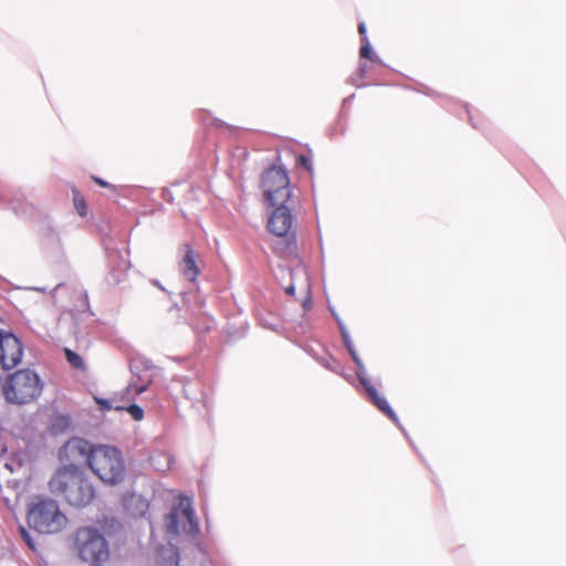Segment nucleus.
Wrapping results in <instances>:
<instances>
[{
  "instance_id": "nucleus-22",
  "label": "nucleus",
  "mask_w": 566,
  "mask_h": 566,
  "mask_svg": "<svg viewBox=\"0 0 566 566\" xmlns=\"http://www.w3.org/2000/svg\"><path fill=\"white\" fill-rule=\"evenodd\" d=\"M358 32L361 35V38L366 36V25L364 22L358 24Z\"/></svg>"
},
{
  "instance_id": "nucleus-8",
  "label": "nucleus",
  "mask_w": 566,
  "mask_h": 566,
  "mask_svg": "<svg viewBox=\"0 0 566 566\" xmlns=\"http://www.w3.org/2000/svg\"><path fill=\"white\" fill-rule=\"evenodd\" d=\"M344 340H345L346 348L348 349L352 358L358 366L357 377L359 379V382L366 390L368 399L390 420H392L394 422H397L398 418H397L395 411L392 410V408L390 407V405L388 403V401L378 392L376 387L365 376L363 363H361L360 358L358 357L357 353L355 352L354 346L352 345V343L349 342V339L347 337H344Z\"/></svg>"
},
{
  "instance_id": "nucleus-15",
  "label": "nucleus",
  "mask_w": 566,
  "mask_h": 566,
  "mask_svg": "<svg viewBox=\"0 0 566 566\" xmlns=\"http://www.w3.org/2000/svg\"><path fill=\"white\" fill-rule=\"evenodd\" d=\"M114 409L115 410H126L132 416V418L136 421H140L144 418V410L135 403H132L127 407L123 406V405H115Z\"/></svg>"
},
{
  "instance_id": "nucleus-7",
  "label": "nucleus",
  "mask_w": 566,
  "mask_h": 566,
  "mask_svg": "<svg viewBox=\"0 0 566 566\" xmlns=\"http://www.w3.org/2000/svg\"><path fill=\"white\" fill-rule=\"evenodd\" d=\"M262 188L265 199L273 207L279 202L291 200L290 179L287 172L281 167L273 166L264 171Z\"/></svg>"
},
{
  "instance_id": "nucleus-17",
  "label": "nucleus",
  "mask_w": 566,
  "mask_h": 566,
  "mask_svg": "<svg viewBox=\"0 0 566 566\" xmlns=\"http://www.w3.org/2000/svg\"><path fill=\"white\" fill-rule=\"evenodd\" d=\"M130 503H138L142 506L140 513H144V510L147 509L148 504L145 503V501L142 499V496H138L136 494H130L128 497L125 499V505L128 506Z\"/></svg>"
},
{
  "instance_id": "nucleus-25",
  "label": "nucleus",
  "mask_w": 566,
  "mask_h": 566,
  "mask_svg": "<svg viewBox=\"0 0 566 566\" xmlns=\"http://www.w3.org/2000/svg\"><path fill=\"white\" fill-rule=\"evenodd\" d=\"M130 392H132V387H127V388L125 389V395H130Z\"/></svg>"
},
{
  "instance_id": "nucleus-2",
  "label": "nucleus",
  "mask_w": 566,
  "mask_h": 566,
  "mask_svg": "<svg viewBox=\"0 0 566 566\" xmlns=\"http://www.w3.org/2000/svg\"><path fill=\"white\" fill-rule=\"evenodd\" d=\"M88 467L105 484L117 485L126 475L125 461L122 452L111 446H94L88 454Z\"/></svg>"
},
{
  "instance_id": "nucleus-12",
  "label": "nucleus",
  "mask_w": 566,
  "mask_h": 566,
  "mask_svg": "<svg viewBox=\"0 0 566 566\" xmlns=\"http://www.w3.org/2000/svg\"><path fill=\"white\" fill-rule=\"evenodd\" d=\"M185 256L180 263L182 275L190 282H195L200 274V270L196 262V254L189 244H184Z\"/></svg>"
},
{
  "instance_id": "nucleus-18",
  "label": "nucleus",
  "mask_w": 566,
  "mask_h": 566,
  "mask_svg": "<svg viewBox=\"0 0 566 566\" xmlns=\"http://www.w3.org/2000/svg\"><path fill=\"white\" fill-rule=\"evenodd\" d=\"M296 163L302 166L304 169H306L307 171H311L312 170V166H311V160L310 158H307L306 156L304 155H300L297 158H296Z\"/></svg>"
},
{
  "instance_id": "nucleus-16",
  "label": "nucleus",
  "mask_w": 566,
  "mask_h": 566,
  "mask_svg": "<svg viewBox=\"0 0 566 566\" xmlns=\"http://www.w3.org/2000/svg\"><path fill=\"white\" fill-rule=\"evenodd\" d=\"M363 45L360 46L359 54L363 59L371 60V48L367 36L361 38Z\"/></svg>"
},
{
  "instance_id": "nucleus-14",
  "label": "nucleus",
  "mask_w": 566,
  "mask_h": 566,
  "mask_svg": "<svg viewBox=\"0 0 566 566\" xmlns=\"http://www.w3.org/2000/svg\"><path fill=\"white\" fill-rule=\"evenodd\" d=\"M73 203L81 217H85L87 214V205L85 198L76 189H73Z\"/></svg>"
},
{
  "instance_id": "nucleus-10",
  "label": "nucleus",
  "mask_w": 566,
  "mask_h": 566,
  "mask_svg": "<svg viewBox=\"0 0 566 566\" xmlns=\"http://www.w3.org/2000/svg\"><path fill=\"white\" fill-rule=\"evenodd\" d=\"M94 446L81 438L67 440L60 450V461L63 465H77L82 461L88 464V454Z\"/></svg>"
},
{
  "instance_id": "nucleus-21",
  "label": "nucleus",
  "mask_w": 566,
  "mask_h": 566,
  "mask_svg": "<svg viewBox=\"0 0 566 566\" xmlns=\"http://www.w3.org/2000/svg\"><path fill=\"white\" fill-rule=\"evenodd\" d=\"M92 179L101 187H104V188H108L111 187V185L108 182H106L105 180H103L102 178L99 177H92Z\"/></svg>"
},
{
  "instance_id": "nucleus-19",
  "label": "nucleus",
  "mask_w": 566,
  "mask_h": 566,
  "mask_svg": "<svg viewBox=\"0 0 566 566\" xmlns=\"http://www.w3.org/2000/svg\"><path fill=\"white\" fill-rule=\"evenodd\" d=\"M96 403L98 405L99 409L105 411V410H111L113 409L115 406L112 403V401L109 400H106V399H102V398H96Z\"/></svg>"
},
{
  "instance_id": "nucleus-5",
  "label": "nucleus",
  "mask_w": 566,
  "mask_h": 566,
  "mask_svg": "<svg viewBox=\"0 0 566 566\" xmlns=\"http://www.w3.org/2000/svg\"><path fill=\"white\" fill-rule=\"evenodd\" d=\"M74 548L84 562L99 563L108 558V545L104 536L94 527L77 528L74 537Z\"/></svg>"
},
{
  "instance_id": "nucleus-3",
  "label": "nucleus",
  "mask_w": 566,
  "mask_h": 566,
  "mask_svg": "<svg viewBox=\"0 0 566 566\" xmlns=\"http://www.w3.org/2000/svg\"><path fill=\"white\" fill-rule=\"evenodd\" d=\"M43 384L36 373L31 369H19L9 375L2 386L6 400L14 405H27L36 400Z\"/></svg>"
},
{
  "instance_id": "nucleus-1",
  "label": "nucleus",
  "mask_w": 566,
  "mask_h": 566,
  "mask_svg": "<svg viewBox=\"0 0 566 566\" xmlns=\"http://www.w3.org/2000/svg\"><path fill=\"white\" fill-rule=\"evenodd\" d=\"M49 486L53 494L75 507L87 506L96 494L90 478L77 465H62L49 481Z\"/></svg>"
},
{
  "instance_id": "nucleus-4",
  "label": "nucleus",
  "mask_w": 566,
  "mask_h": 566,
  "mask_svg": "<svg viewBox=\"0 0 566 566\" xmlns=\"http://www.w3.org/2000/svg\"><path fill=\"white\" fill-rule=\"evenodd\" d=\"M28 522L39 533L55 534L65 528L67 518L54 500L43 499L29 510Z\"/></svg>"
},
{
  "instance_id": "nucleus-20",
  "label": "nucleus",
  "mask_w": 566,
  "mask_h": 566,
  "mask_svg": "<svg viewBox=\"0 0 566 566\" xmlns=\"http://www.w3.org/2000/svg\"><path fill=\"white\" fill-rule=\"evenodd\" d=\"M20 533H21V536L22 538L24 539V542L27 543V545L31 548V549H35V546L32 542V538L30 536V534L28 533V531L24 528V527H21L20 528Z\"/></svg>"
},
{
  "instance_id": "nucleus-13",
  "label": "nucleus",
  "mask_w": 566,
  "mask_h": 566,
  "mask_svg": "<svg viewBox=\"0 0 566 566\" xmlns=\"http://www.w3.org/2000/svg\"><path fill=\"white\" fill-rule=\"evenodd\" d=\"M64 354H65V357H66V360L67 363L74 367L75 369H80V370H84L85 369V364H84V360L83 358L75 352L69 349V348H65L64 349Z\"/></svg>"
},
{
  "instance_id": "nucleus-9",
  "label": "nucleus",
  "mask_w": 566,
  "mask_h": 566,
  "mask_svg": "<svg viewBox=\"0 0 566 566\" xmlns=\"http://www.w3.org/2000/svg\"><path fill=\"white\" fill-rule=\"evenodd\" d=\"M23 356V345L12 333L0 329V366L10 370L20 364Z\"/></svg>"
},
{
  "instance_id": "nucleus-11",
  "label": "nucleus",
  "mask_w": 566,
  "mask_h": 566,
  "mask_svg": "<svg viewBox=\"0 0 566 566\" xmlns=\"http://www.w3.org/2000/svg\"><path fill=\"white\" fill-rule=\"evenodd\" d=\"M268 221V229L276 237H286L293 226V216L287 202H279Z\"/></svg>"
},
{
  "instance_id": "nucleus-23",
  "label": "nucleus",
  "mask_w": 566,
  "mask_h": 566,
  "mask_svg": "<svg viewBox=\"0 0 566 566\" xmlns=\"http://www.w3.org/2000/svg\"><path fill=\"white\" fill-rule=\"evenodd\" d=\"M286 294L294 295L295 293V286L292 284L285 289Z\"/></svg>"
},
{
  "instance_id": "nucleus-24",
  "label": "nucleus",
  "mask_w": 566,
  "mask_h": 566,
  "mask_svg": "<svg viewBox=\"0 0 566 566\" xmlns=\"http://www.w3.org/2000/svg\"><path fill=\"white\" fill-rule=\"evenodd\" d=\"M145 391V387H134V394L139 395Z\"/></svg>"
},
{
  "instance_id": "nucleus-6",
  "label": "nucleus",
  "mask_w": 566,
  "mask_h": 566,
  "mask_svg": "<svg viewBox=\"0 0 566 566\" xmlns=\"http://www.w3.org/2000/svg\"><path fill=\"white\" fill-rule=\"evenodd\" d=\"M165 527L170 534H178L180 528L189 535L199 533V525L195 518V511L190 497L179 495L171 511L165 516Z\"/></svg>"
}]
</instances>
